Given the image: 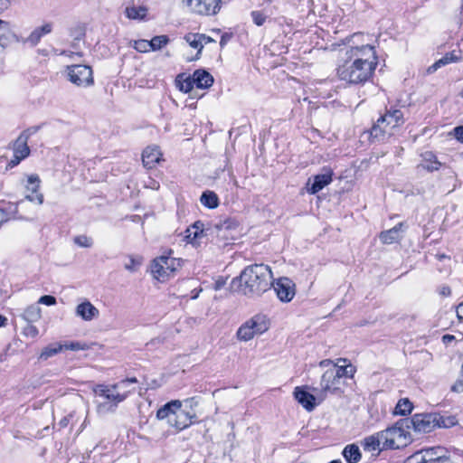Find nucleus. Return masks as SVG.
<instances>
[{
  "label": "nucleus",
  "instance_id": "37",
  "mask_svg": "<svg viewBox=\"0 0 463 463\" xmlns=\"http://www.w3.org/2000/svg\"><path fill=\"white\" fill-rule=\"evenodd\" d=\"M125 14L129 19H143L146 14V8L144 6H128Z\"/></svg>",
  "mask_w": 463,
  "mask_h": 463
},
{
  "label": "nucleus",
  "instance_id": "49",
  "mask_svg": "<svg viewBox=\"0 0 463 463\" xmlns=\"http://www.w3.org/2000/svg\"><path fill=\"white\" fill-rule=\"evenodd\" d=\"M39 334V331L36 326L33 325H27L24 329V335L30 337H36Z\"/></svg>",
  "mask_w": 463,
  "mask_h": 463
},
{
  "label": "nucleus",
  "instance_id": "30",
  "mask_svg": "<svg viewBox=\"0 0 463 463\" xmlns=\"http://www.w3.org/2000/svg\"><path fill=\"white\" fill-rule=\"evenodd\" d=\"M204 239L211 241H221L219 238V230L216 222H203Z\"/></svg>",
  "mask_w": 463,
  "mask_h": 463
},
{
  "label": "nucleus",
  "instance_id": "42",
  "mask_svg": "<svg viewBox=\"0 0 463 463\" xmlns=\"http://www.w3.org/2000/svg\"><path fill=\"white\" fill-rule=\"evenodd\" d=\"M149 43L151 50H158L168 43V38L165 35L155 36Z\"/></svg>",
  "mask_w": 463,
  "mask_h": 463
},
{
  "label": "nucleus",
  "instance_id": "32",
  "mask_svg": "<svg viewBox=\"0 0 463 463\" xmlns=\"http://www.w3.org/2000/svg\"><path fill=\"white\" fill-rule=\"evenodd\" d=\"M422 166L428 171H435L438 170L440 163L437 160L435 155L431 152H426L423 155Z\"/></svg>",
  "mask_w": 463,
  "mask_h": 463
},
{
  "label": "nucleus",
  "instance_id": "64",
  "mask_svg": "<svg viewBox=\"0 0 463 463\" xmlns=\"http://www.w3.org/2000/svg\"><path fill=\"white\" fill-rule=\"evenodd\" d=\"M5 217V213L2 210H0V224L3 222Z\"/></svg>",
  "mask_w": 463,
  "mask_h": 463
},
{
  "label": "nucleus",
  "instance_id": "5",
  "mask_svg": "<svg viewBox=\"0 0 463 463\" xmlns=\"http://www.w3.org/2000/svg\"><path fill=\"white\" fill-rule=\"evenodd\" d=\"M383 437V448L387 449H398L406 447L411 441L410 431L402 423L395 425L381 431Z\"/></svg>",
  "mask_w": 463,
  "mask_h": 463
},
{
  "label": "nucleus",
  "instance_id": "41",
  "mask_svg": "<svg viewBox=\"0 0 463 463\" xmlns=\"http://www.w3.org/2000/svg\"><path fill=\"white\" fill-rule=\"evenodd\" d=\"M62 351L63 350H71V351H80V350H88L89 345L84 342L80 341H71L69 343L61 344Z\"/></svg>",
  "mask_w": 463,
  "mask_h": 463
},
{
  "label": "nucleus",
  "instance_id": "33",
  "mask_svg": "<svg viewBox=\"0 0 463 463\" xmlns=\"http://www.w3.org/2000/svg\"><path fill=\"white\" fill-rule=\"evenodd\" d=\"M201 39H204L203 37V33H189L184 36V40L186 43L194 49L197 50V54L202 52L203 48Z\"/></svg>",
  "mask_w": 463,
  "mask_h": 463
},
{
  "label": "nucleus",
  "instance_id": "61",
  "mask_svg": "<svg viewBox=\"0 0 463 463\" xmlns=\"http://www.w3.org/2000/svg\"><path fill=\"white\" fill-rule=\"evenodd\" d=\"M8 5V0H0V11L4 10Z\"/></svg>",
  "mask_w": 463,
  "mask_h": 463
},
{
  "label": "nucleus",
  "instance_id": "25",
  "mask_svg": "<svg viewBox=\"0 0 463 463\" xmlns=\"http://www.w3.org/2000/svg\"><path fill=\"white\" fill-rule=\"evenodd\" d=\"M194 85L199 89H207L213 83V76L206 71L197 70L193 73Z\"/></svg>",
  "mask_w": 463,
  "mask_h": 463
},
{
  "label": "nucleus",
  "instance_id": "6",
  "mask_svg": "<svg viewBox=\"0 0 463 463\" xmlns=\"http://www.w3.org/2000/svg\"><path fill=\"white\" fill-rule=\"evenodd\" d=\"M269 320L266 315L257 314L243 323L237 331L240 341L248 342L254 336L262 335L269 328Z\"/></svg>",
  "mask_w": 463,
  "mask_h": 463
},
{
  "label": "nucleus",
  "instance_id": "29",
  "mask_svg": "<svg viewBox=\"0 0 463 463\" xmlns=\"http://www.w3.org/2000/svg\"><path fill=\"white\" fill-rule=\"evenodd\" d=\"M200 202L207 208L214 209L219 205V198L214 192L205 191L200 198Z\"/></svg>",
  "mask_w": 463,
  "mask_h": 463
},
{
  "label": "nucleus",
  "instance_id": "50",
  "mask_svg": "<svg viewBox=\"0 0 463 463\" xmlns=\"http://www.w3.org/2000/svg\"><path fill=\"white\" fill-rule=\"evenodd\" d=\"M42 37L43 36L40 34L37 29H35L31 33L26 41L31 44L35 45L39 43Z\"/></svg>",
  "mask_w": 463,
  "mask_h": 463
},
{
  "label": "nucleus",
  "instance_id": "7",
  "mask_svg": "<svg viewBox=\"0 0 463 463\" xmlns=\"http://www.w3.org/2000/svg\"><path fill=\"white\" fill-rule=\"evenodd\" d=\"M404 123L403 114L400 109L388 110L377 120V124L372 129V135L379 137L382 134H392V129Z\"/></svg>",
  "mask_w": 463,
  "mask_h": 463
},
{
  "label": "nucleus",
  "instance_id": "34",
  "mask_svg": "<svg viewBox=\"0 0 463 463\" xmlns=\"http://www.w3.org/2000/svg\"><path fill=\"white\" fill-rule=\"evenodd\" d=\"M176 87L183 92L187 93L193 90L194 81L193 77H184V75H178L175 80Z\"/></svg>",
  "mask_w": 463,
  "mask_h": 463
},
{
  "label": "nucleus",
  "instance_id": "17",
  "mask_svg": "<svg viewBox=\"0 0 463 463\" xmlns=\"http://www.w3.org/2000/svg\"><path fill=\"white\" fill-rule=\"evenodd\" d=\"M294 397L307 411H311L316 407V398L313 394L309 393L306 387L298 386L294 390Z\"/></svg>",
  "mask_w": 463,
  "mask_h": 463
},
{
  "label": "nucleus",
  "instance_id": "62",
  "mask_svg": "<svg viewBox=\"0 0 463 463\" xmlns=\"http://www.w3.org/2000/svg\"><path fill=\"white\" fill-rule=\"evenodd\" d=\"M320 366H328L330 364H332V361L331 360H323L320 362Z\"/></svg>",
  "mask_w": 463,
  "mask_h": 463
},
{
  "label": "nucleus",
  "instance_id": "14",
  "mask_svg": "<svg viewBox=\"0 0 463 463\" xmlns=\"http://www.w3.org/2000/svg\"><path fill=\"white\" fill-rule=\"evenodd\" d=\"M186 241L194 247L202 245L203 234V222L201 221L195 222L193 225L188 227L185 231Z\"/></svg>",
  "mask_w": 463,
  "mask_h": 463
},
{
  "label": "nucleus",
  "instance_id": "24",
  "mask_svg": "<svg viewBox=\"0 0 463 463\" xmlns=\"http://www.w3.org/2000/svg\"><path fill=\"white\" fill-rule=\"evenodd\" d=\"M28 137L29 135L26 132H23L14 142V154L20 158H25L30 153V149L27 145Z\"/></svg>",
  "mask_w": 463,
  "mask_h": 463
},
{
  "label": "nucleus",
  "instance_id": "31",
  "mask_svg": "<svg viewBox=\"0 0 463 463\" xmlns=\"http://www.w3.org/2000/svg\"><path fill=\"white\" fill-rule=\"evenodd\" d=\"M12 37H14V33L9 23L0 20V45L5 46Z\"/></svg>",
  "mask_w": 463,
  "mask_h": 463
},
{
  "label": "nucleus",
  "instance_id": "19",
  "mask_svg": "<svg viewBox=\"0 0 463 463\" xmlns=\"http://www.w3.org/2000/svg\"><path fill=\"white\" fill-rule=\"evenodd\" d=\"M423 450V456L426 458L427 463L435 461L449 460L450 458L449 450L444 447H433Z\"/></svg>",
  "mask_w": 463,
  "mask_h": 463
},
{
  "label": "nucleus",
  "instance_id": "23",
  "mask_svg": "<svg viewBox=\"0 0 463 463\" xmlns=\"http://www.w3.org/2000/svg\"><path fill=\"white\" fill-rule=\"evenodd\" d=\"M331 371L337 373V377L341 381L343 377L352 378L355 373L354 367L351 364H346L345 359H340L336 364H332Z\"/></svg>",
  "mask_w": 463,
  "mask_h": 463
},
{
  "label": "nucleus",
  "instance_id": "11",
  "mask_svg": "<svg viewBox=\"0 0 463 463\" xmlns=\"http://www.w3.org/2000/svg\"><path fill=\"white\" fill-rule=\"evenodd\" d=\"M439 414L421 413L411 418V425L417 432H430L439 425Z\"/></svg>",
  "mask_w": 463,
  "mask_h": 463
},
{
  "label": "nucleus",
  "instance_id": "4",
  "mask_svg": "<svg viewBox=\"0 0 463 463\" xmlns=\"http://www.w3.org/2000/svg\"><path fill=\"white\" fill-rule=\"evenodd\" d=\"M183 265L181 259L163 255L154 259L150 264V272L154 279L165 283L173 279Z\"/></svg>",
  "mask_w": 463,
  "mask_h": 463
},
{
  "label": "nucleus",
  "instance_id": "2",
  "mask_svg": "<svg viewBox=\"0 0 463 463\" xmlns=\"http://www.w3.org/2000/svg\"><path fill=\"white\" fill-rule=\"evenodd\" d=\"M272 279L273 274L268 265H250L232 280L231 288L248 298H259L271 288Z\"/></svg>",
  "mask_w": 463,
  "mask_h": 463
},
{
  "label": "nucleus",
  "instance_id": "52",
  "mask_svg": "<svg viewBox=\"0 0 463 463\" xmlns=\"http://www.w3.org/2000/svg\"><path fill=\"white\" fill-rule=\"evenodd\" d=\"M37 31L40 33L42 36L50 33L52 30V26L51 24H45L38 28H36Z\"/></svg>",
  "mask_w": 463,
  "mask_h": 463
},
{
  "label": "nucleus",
  "instance_id": "51",
  "mask_svg": "<svg viewBox=\"0 0 463 463\" xmlns=\"http://www.w3.org/2000/svg\"><path fill=\"white\" fill-rule=\"evenodd\" d=\"M38 303L46 306H53L56 304V298L52 296L45 295L39 298Z\"/></svg>",
  "mask_w": 463,
  "mask_h": 463
},
{
  "label": "nucleus",
  "instance_id": "57",
  "mask_svg": "<svg viewBox=\"0 0 463 463\" xmlns=\"http://www.w3.org/2000/svg\"><path fill=\"white\" fill-rule=\"evenodd\" d=\"M23 159H24V158H20L19 156H15V155L14 154V157H13V159L10 161L9 165L13 167V166H14V165H18V164L20 163V161H21V160H23Z\"/></svg>",
  "mask_w": 463,
  "mask_h": 463
},
{
  "label": "nucleus",
  "instance_id": "53",
  "mask_svg": "<svg viewBox=\"0 0 463 463\" xmlns=\"http://www.w3.org/2000/svg\"><path fill=\"white\" fill-rule=\"evenodd\" d=\"M454 131L457 138L463 142V126L457 127Z\"/></svg>",
  "mask_w": 463,
  "mask_h": 463
},
{
  "label": "nucleus",
  "instance_id": "58",
  "mask_svg": "<svg viewBox=\"0 0 463 463\" xmlns=\"http://www.w3.org/2000/svg\"><path fill=\"white\" fill-rule=\"evenodd\" d=\"M203 37L204 38V39H201L202 43H203V46H204V45H205V44H207L208 43H214V42H215V40H214V39H213L212 37L207 36V35H205V34H203Z\"/></svg>",
  "mask_w": 463,
  "mask_h": 463
},
{
  "label": "nucleus",
  "instance_id": "27",
  "mask_svg": "<svg viewBox=\"0 0 463 463\" xmlns=\"http://www.w3.org/2000/svg\"><path fill=\"white\" fill-rule=\"evenodd\" d=\"M342 454L348 463H358L362 458L360 449L356 444L345 446Z\"/></svg>",
  "mask_w": 463,
  "mask_h": 463
},
{
  "label": "nucleus",
  "instance_id": "44",
  "mask_svg": "<svg viewBox=\"0 0 463 463\" xmlns=\"http://www.w3.org/2000/svg\"><path fill=\"white\" fill-rule=\"evenodd\" d=\"M74 242L79 247L90 248L93 244L92 239L86 235H80L74 238Z\"/></svg>",
  "mask_w": 463,
  "mask_h": 463
},
{
  "label": "nucleus",
  "instance_id": "47",
  "mask_svg": "<svg viewBox=\"0 0 463 463\" xmlns=\"http://www.w3.org/2000/svg\"><path fill=\"white\" fill-rule=\"evenodd\" d=\"M25 199L32 203H36L41 205L43 203V194H32L27 193L25 195Z\"/></svg>",
  "mask_w": 463,
  "mask_h": 463
},
{
  "label": "nucleus",
  "instance_id": "18",
  "mask_svg": "<svg viewBox=\"0 0 463 463\" xmlns=\"http://www.w3.org/2000/svg\"><path fill=\"white\" fill-rule=\"evenodd\" d=\"M162 159V153L156 146H147L142 154V161L146 168H153Z\"/></svg>",
  "mask_w": 463,
  "mask_h": 463
},
{
  "label": "nucleus",
  "instance_id": "26",
  "mask_svg": "<svg viewBox=\"0 0 463 463\" xmlns=\"http://www.w3.org/2000/svg\"><path fill=\"white\" fill-rule=\"evenodd\" d=\"M402 223H399L393 228L382 232L380 233V240L383 244H391L397 241L402 238Z\"/></svg>",
  "mask_w": 463,
  "mask_h": 463
},
{
  "label": "nucleus",
  "instance_id": "48",
  "mask_svg": "<svg viewBox=\"0 0 463 463\" xmlns=\"http://www.w3.org/2000/svg\"><path fill=\"white\" fill-rule=\"evenodd\" d=\"M251 17L253 19V22L256 25L260 26L264 24L266 20V16L259 11H253L251 13Z\"/></svg>",
  "mask_w": 463,
  "mask_h": 463
},
{
  "label": "nucleus",
  "instance_id": "3",
  "mask_svg": "<svg viewBox=\"0 0 463 463\" xmlns=\"http://www.w3.org/2000/svg\"><path fill=\"white\" fill-rule=\"evenodd\" d=\"M137 378H128L114 384H97L93 387L96 396L104 399V402H96V411L102 416L114 412L118 405L124 402L133 392L128 389L130 383H137Z\"/></svg>",
  "mask_w": 463,
  "mask_h": 463
},
{
  "label": "nucleus",
  "instance_id": "63",
  "mask_svg": "<svg viewBox=\"0 0 463 463\" xmlns=\"http://www.w3.org/2000/svg\"><path fill=\"white\" fill-rule=\"evenodd\" d=\"M5 321H6V318L3 316H0V327L5 325Z\"/></svg>",
  "mask_w": 463,
  "mask_h": 463
},
{
  "label": "nucleus",
  "instance_id": "54",
  "mask_svg": "<svg viewBox=\"0 0 463 463\" xmlns=\"http://www.w3.org/2000/svg\"><path fill=\"white\" fill-rule=\"evenodd\" d=\"M146 186L153 190H157L159 188V183L150 179L147 183H146Z\"/></svg>",
  "mask_w": 463,
  "mask_h": 463
},
{
  "label": "nucleus",
  "instance_id": "39",
  "mask_svg": "<svg viewBox=\"0 0 463 463\" xmlns=\"http://www.w3.org/2000/svg\"><path fill=\"white\" fill-rule=\"evenodd\" d=\"M23 317L28 322L36 321L41 317V308L35 305L30 306L24 310Z\"/></svg>",
  "mask_w": 463,
  "mask_h": 463
},
{
  "label": "nucleus",
  "instance_id": "38",
  "mask_svg": "<svg viewBox=\"0 0 463 463\" xmlns=\"http://www.w3.org/2000/svg\"><path fill=\"white\" fill-rule=\"evenodd\" d=\"M412 410V403L409 401V399L404 398L401 399L395 406L394 413L397 415H407L411 413Z\"/></svg>",
  "mask_w": 463,
  "mask_h": 463
},
{
  "label": "nucleus",
  "instance_id": "59",
  "mask_svg": "<svg viewBox=\"0 0 463 463\" xmlns=\"http://www.w3.org/2000/svg\"><path fill=\"white\" fill-rule=\"evenodd\" d=\"M451 293V290L449 287H442L440 290V294L447 297L449 296Z\"/></svg>",
  "mask_w": 463,
  "mask_h": 463
},
{
  "label": "nucleus",
  "instance_id": "21",
  "mask_svg": "<svg viewBox=\"0 0 463 463\" xmlns=\"http://www.w3.org/2000/svg\"><path fill=\"white\" fill-rule=\"evenodd\" d=\"M179 407H182V402L179 400H173L157 411L156 418L160 420L166 419L168 424L170 425V420L174 419L176 409Z\"/></svg>",
  "mask_w": 463,
  "mask_h": 463
},
{
  "label": "nucleus",
  "instance_id": "60",
  "mask_svg": "<svg viewBox=\"0 0 463 463\" xmlns=\"http://www.w3.org/2000/svg\"><path fill=\"white\" fill-rule=\"evenodd\" d=\"M443 342L444 343H449L451 342L452 340H454V335H445L443 337Z\"/></svg>",
  "mask_w": 463,
  "mask_h": 463
},
{
  "label": "nucleus",
  "instance_id": "56",
  "mask_svg": "<svg viewBox=\"0 0 463 463\" xmlns=\"http://www.w3.org/2000/svg\"><path fill=\"white\" fill-rule=\"evenodd\" d=\"M231 39V35L228 33H224L221 37L220 45L223 47L227 42Z\"/></svg>",
  "mask_w": 463,
  "mask_h": 463
},
{
  "label": "nucleus",
  "instance_id": "22",
  "mask_svg": "<svg viewBox=\"0 0 463 463\" xmlns=\"http://www.w3.org/2000/svg\"><path fill=\"white\" fill-rule=\"evenodd\" d=\"M219 230V238L221 241L232 240L234 238V231L237 228V223L232 220H224L223 222H216Z\"/></svg>",
  "mask_w": 463,
  "mask_h": 463
},
{
  "label": "nucleus",
  "instance_id": "16",
  "mask_svg": "<svg viewBox=\"0 0 463 463\" xmlns=\"http://www.w3.org/2000/svg\"><path fill=\"white\" fill-rule=\"evenodd\" d=\"M341 381L337 377V373H334L331 369H327L321 377L320 388L325 393L335 392L339 390Z\"/></svg>",
  "mask_w": 463,
  "mask_h": 463
},
{
  "label": "nucleus",
  "instance_id": "35",
  "mask_svg": "<svg viewBox=\"0 0 463 463\" xmlns=\"http://www.w3.org/2000/svg\"><path fill=\"white\" fill-rule=\"evenodd\" d=\"M61 351H62L61 344H60V343L52 344V345H49L48 346L44 347L42 350L39 358L41 360L46 361L50 357L59 354Z\"/></svg>",
  "mask_w": 463,
  "mask_h": 463
},
{
  "label": "nucleus",
  "instance_id": "13",
  "mask_svg": "<svg viewBox=\"0 0 463 463\" xmlns=\"http://www.w3.org/2000/svg\"><path fill=\"white\" fill-rule=\"evenodd\" d=\"M333 170L330 167H323L321 173L308 179L307 184V191L310 194H316L325 186L332 182Z\"/></svg>",
  "mask_w": 463,
  "mask_h": 463
},
{
  "label": "nucleus",
  "instance_id": "12",
  "mask_svg": "<svg viewBox=\"0 0 463 463\" xmlns=\"http://www.w3.org/2000/svg\"><path fill=\"white\" fill-rule=\"evenodd\" d=\"M190 11L199 14H214L220 9L217 0H184Z\"/></svg>",
  "mask_w": 463,
  "mask_h": 463
},
{
  "label": "nucleus",
  "instance_id": "15",
  "mask_svg": "<svg viewBox=\"0 0 463 463\" xmlns=\"http://www.w3.org/2000/svg\"><path fill=\"white\" fill-rule=\"evenodd\" d=\"M75 315L86 322L92 321L99 317V309L89 300L78 304L75 308Z\"/></svg>",
  "mask_w": 463,
  "mask_h": 463
},
{
  "label": "nucleus",
  "instance_id": "36",
  "mask_svg": "<svg viewBox=\"0 0 463 463\" xmlns=\"http://www.w3.org/2000/svg\"><path fill=\"white\" fill-rule=\"evenodd\" d=\"M143 258L139 256H128L124 263V268L129 272H136L142 265Z\"/></svg>",
  "mask_w": 463,
  "mask_h": 463
},
{
  "label": "nucleus",
  "instance_id": "45",
  "mask_svg": "<svg viewBox=\"0 0 463 463\" xmlns=\"http://www.w3.org/2000/svg\"><path fill=\"white\" fill-rule=\"evenodd\" d=\"M457 424L455 417H442L439 415V425L437 427L450 428Z\"/></svg>",
  "mask_w": 463,
  "mask_h": 463
},
{
  "label": "nucleus",
  "instance_id": "20",
  "mask_svg": "<svg viewBox=\"0 0 463 463\" xmlns=\"http://www.w3.org/2000/svg\"><path fill=\"white\" fill-rule=\"evenodd\" d=\"M383 437L381 436V431H379L377 433H374L373 435H370V436L364 438L362 440L361 444H362L363 449L365 451L380 452L383 449H384L383 448Z\"/></svg>",
  "mask_w": 463,
  "mask_h": 463
},
{
  "label": "nucleus",
  "instance_id": "43",
  "mask_svg": "<svg viewBox=\"0 0 463 463\" xmlns=\"http://www.w3.org/2000/svg\"><path fill=\"white\" fill-rule=\"evenodd\" d=\"M131 45L139 52H146L151 49L150 43L147 40L134 41L131 43Z\"/></svg>",
  "mask_w": 463,
  "mask_h": 463
},
{
  "label": "nucleus",
  "instance_id": "28",
  "mask_svg": "<svg viewBox=\"0 0 463 463\" xmlns=\"http://www.w3.org/2000/svg\"><path fill=\"white\" fill-rule=\"evenodd\" d=\"M459 61V56L455 53V52L447 53L445 56L438 60L435 63L430 66L427 70L428 73H433L439 68L445 66L451 62H456Z\"/></svg>",
  "mask_w": 463,
  "mask_h": 463
},
{
  "label": "nucleus",
  "instance_id": "8",
  "mask_svg": "<svg viewBox=\"0 0 463 463\" xmlns=\"http://www.w3.org/2000/svg\"><path fill=\"white\" fill-rule=\"evenodd\" d=\"M66 75L71 83L80 88H87L94 83L92 69L88 65L68 66Z\"/></svg>",
  "mask_w": 463,
  "mask_h": 463
},
{
  "label": "nucleus",
  "instance_id": "10",
  "mask_svg": "<svg viewBox=\"0 0 463 463\" xmlns=\"http://www.w3.org/2000/svg\"><path fill=\"white\" fill-rule=\"evenodd\" d=\"M274 291L278 298L284 303L290 302L296 295L295 283L287 277H282L277 280H272Z\"/></svg>",
  "mask_w": 463,
  "mask_h": 463
},
{
  "label": "nucleus",
  "instance_id": "9",
  "mask_svg": "<svg viewBox=\"0 0 463 463\" xmlns=\"http://www.w3.org/2000/svg\"><path fill=\"white\" fill-rule=\"evenodd\" d=\"M186 407L189 410H183L182 407L176 409L174 419L170 420V426L182 430L189 427L192 422L197 418L196 413L194 411V407L197 405V402L194 398L187 399L184 401Z\"/></svg>",
  "mask_w": 463,
  "mask_h": 463
},
{
  "label": "nucleus",
  "instance_id": "1",
  "mask_svg": "<svg viewBox=\"0 0 463 463\" xmlns=\"http://www.w3.org/2000/svg\"><path fill=\"white\" fill-rule=\"evenodd\" d=\"M364 35L356 33L348 40L349 46L343 49V56L336 71L341 80L352 84L366 81L373 75L378 64L374 46L364 43Z\"/></svg>",
  "mask_w": 463,
  "mask_h": 463
},
{
  "label": "nucleus",
  "instance_id": "40",
  "mask_svg": "<svg viewBox=\"0 0 463 463\" xmlns=\"http://www.w3.org/2000/svg\"><path fill=\"white\" fill-rule=\"evenodd\" d=\"M40 178L37 175H31L28 176L27 179V185H26V191L27 193L32 194H40L39 188H40Z\"/></svg>",
  "mask_w": 463,
  "mask_h": 463
},
{
  "label": "nucleus",
  "instance_id": "46",
  "mask_svg": "<svg viewBox=\"0 0 463 463\" xmlns=\"http://www.w3.org/2000/svg\"><path fill=\"white\" fill-rule=\"evenodd\" d=\"M408 463H427L426 458L423 456V450L417 451L408 458Z\"/></svg>",
  "mask_w": 463,
  "mask_h": 463
},
{
  "label": "nucleus",
  "instance_id": "55",
  "mask_svg": "<svg viewBox=\"0 0 463 463\" xmlns=\"http://www.w3.org/2000/svg\"><path fill=\"white\" fill-rule=\"evenodd\" d=\"M457 317L459 321L463 322V302L457 307Z\"/></svg>",
  "mask_w": 463,
  "mask_h": 463
}]
</instances>
